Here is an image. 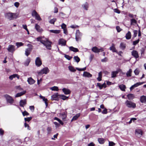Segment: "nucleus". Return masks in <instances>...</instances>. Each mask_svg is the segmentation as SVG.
<instances>
[{"instance_id": "f257e3e1", "label": "nucleus", "mask_w": 146, "mask_h": 146, "mask_svg": "<svg viewBox=\"0 0 146 146\" xmlns=\"http://www.w3.org/2000/svg\"><path fill=\"white\" fill-rule=\"evenodd\" d=\"M36 39L38 41H40L49 50L51 49V42L49 41L48 39L43 36L38 37Z\"/></svg>"}, {"instance_id": "f03ea898", "label": "nucleus", "mask_w": 146, "mask_h": 146, "mask_svg": "<svg viewBox=\"0 0 146 146\" xmlns=\"http://www.w3.org/2000/svg\"><path fill=\"white\" fill-rule=\"evenodd\" d=\"M5 18L9 21L14 20L18 17V14L17 13L8 12L6 13L5 15Z\"/></svg>"}, {"instance_id": "7ed1b4c3", "label": "nucleus", "mask_w": 146, "mask_h": 146, "mask_svg": "<svg viewBox=\"0 0 146 146\" xmlns=\"http://www.w3.org/2000/svg\"><path fill=\"white\" fill-rule=\"evenodd\" d=\"M125 104L126 106L129 108H134L136 106L135 103L128 100L125 101Z\"/></svg>"}, {"instance_id": "20e7f679", "label": "nucleus", "mask_w": 146, "mask_h": 146, "mask_svg": "<svg viewBox=\"0 0 146 146\" xmlns=\"http://www.w3.org/2000/svg\"><path fill=\"white\" fill-rule=\"evenodd\" d=\"M3 97L5 98L7 102L10 104H12L14 102V100L12 97L9 95L6 94L3 96Z\"/></svg>"}, {"instance_id": "39448f33", "label": "nucleus", "mask_w": 146, "mask_h": 146, "mask_svg": "<svg viewBox=\"0 0 146 146\" xmlns=\"http://www.w3.org/2000/svg\"><path fill=\"white\" fill-rule=\"evenodd\" d=\"M49 72L48 68L46 67L41 70L40 72H38V74L39 75H41L43 74H46Z\"/></svg>"}, {"instance_id": "423d86ee", "label": "nucleus", "mask_w": 146, "mask_h": 146, "mask_svg": "<svg viewBox=\"0 0 146 146\" xmlns=\"http://www.w3.org/2000/svg\"><path fill=\"white\" fill-rule=\"evenodd\" d=\"M27 46L29 48L26 49L25 53V55L27 56H28L30 54L33 49V46L31 44H29L27 45Z\"/></svg>"}, {"instance_id": "0eeeda50", "label": "nucleus", "mask_w": 146, "mask_h": 146, "mask_svg": "<svg viewBox=\"0 0 146 146\" xmlns=\"http://www.w3.org/2000/svg\"><path fill=\"white\" fill-rule=\"evenodd\" d=\"M32 15L33 16L35 17V19L38 20L40 21L41 19L40 18L39 15L36 12L35 10H33L32 13Z\"/></svg>"}, {"instance_id": "6e6552de", "label": "nucleus", "mask_w": 146, "mask_h": 146, "mask_svg": "<svg viewBox=\"0 0 146 146\" xmlns=\"http://www.w3.org/2000/svg\"><path fill=\"white\" fill-rule=\"evenodd\" d=\"M7 50L10 52L13 53L15 51V46L14 45H9L7 48Z\"/></svg>"}, {"instance_id": "1a4fd4ad", "label": "nucleus", "mask_w": 146, "mask_h": 146, "mask_svg": "<svg viewBox=\"0 0 146 146\" xmlns=\"http://www.w3.org/2000/svg\"><path fill=\"white\" fill-rule=\"evenodd\" d=\"M35 62L36 65L38 67L40 66L42 64L41 60L40 58L39 57L36 58L35 60Z\"/></svg>"}, {"instance_id": "9d476101", "label": "nucleus", "mask_w": 146, "mask_h": 146, "mask_svg": "<svg viewBox=\"0 0 146 146\" xmlns=\"http://www.w3.org/2000/svg\"><path fill=\"white\" fill-rule=\"evenodd\" d=\"M58 44L62 46H64L66 45V41L63 38H60L58 40Z\"/></svg>"}, {"instance_id": "9b49d317", "label": "nucleus", "mask_w": 146, "mask_h": 146, "mask_svg": "<svg viewBox=\"0 0 146 146\" xmlns=\"http://www.w3.org/2000/svg\"><path fill=\"white\" fill-rule=\"evenodd\" d=\"M144 83V82H137L136 84H134V85H132L131 87L130 88V90L131 91L133 89L135 88L136 87L138 86H139L141 85Z\"/></svg>"}, {"instance_id": "f8f14e48", "label": "nucleus", "mask_w": 146, "mask_h": 146, "mask_svg": "<svg viewBox=\"0 0 146 146\" xmlns=\"http://www.w3.org/2000/svg\"><path fill=\"white\" fill-rule=\"evenodd\" d=\"M142 131L140 129H137L135 130V134L138 137H140L142 134Z\"/></svg>"}, {"instance_id": "ddd939ff", "label": "nucleus", "mask_w": 146, "mask_h": 146, "mask_svg": "<svg viewBox=\"0 0 146 146\" xmlns=\"http://www.w3.org/2000/svg\"><path fill=\"white\" fill-rule=\"evenodd\" d=\"M35 28L36 30L39 32L41 33L43 31V29L40 27V26L37 24L35 25Z\"/></svg>"}, {"instance_id": "4468645a", "label": "nucleus", "mask_w": 146, "mask_h": 146, "mask_svg": "<svg viewBox=\"0 0 146 146\" xmlns=\"http://www.w3.org/2000/svg\"><path fill=\"white\" fill-rule=\"evenodd\" d=\"M60 117L62 120H64L67 117V114L65 112H63L59 114Z\"/></svg>"}, {"instance_id": "2eb2a0df", "label": "nucleus", "mask_w": 146, "mask_h": 146, "mask_svg": "<svg viewBox=\"0 0 146 146\" xmlns=\"http://www.w3.org/2000/svg\"><path fill=\"white\" fill-rule=\"evenodd\" d=\"M131 54L136 58H138L139 57L138 52L136 50H133L131 52Z\"/></svg>"}, {"instance_id": "dca6fc26", "label": "nucleus", "mask_w": 146, "mask_h": 146, "mask_svg": "<svg viewBox=\"0 0 146 146\" xmlns=\"http://www.w3.org/2000/svg\"><path fill=\"white\" fill-rule=\"evenodd\" d=\"M83 76L84 77L89 78L91 77L92 76V75L90 73L86 71H85L84 72L83 74Z\"/></svg>"}, {"instance_id": "f3484780", "label": "nucleus", "mask_w": 146, "mask_h": 146, "mask_svg": "<svg viewBox=\"0 0 146 146\" xmlns=\"http://www.w3.org/2000/svg\"><path fill=\"white\" fill-rule=\"evenodd\" d=\"M62 91L66 95L69 94L71 93V91L70 90L66 88H63L62 89Z\"/></svg>"}, {"instance_id": "a211bd4d", "label": "nucleus", "mask_w": 146, "mask_h": 146, "mask_svg": "<svg viewBox=\"0 0 146 146\" xmlns=\"http://www.w3.org/2000/svg\"><path fill=\"white\" fill-rule=\"evenodd\" d=\"M58 93H55L51 96V99L53 100H58Z\"/></svg>"}, {"instance_id": "6ab92c4d", "label": "nucleus", "mask_w": 146, "mask_h": 146, "mask_svg": "<svg viewBox=\"0 0 146 146\" xmlns=\"http://www.w3.org/2000/svg\"><path fill=\"white\" fill-rule=\"evenodd\" d=\"M15 77H17L18 79H19V76L17 74H13L10 76L9 77V78L11 80H12L13 78H14Z\"/></svg>"}, {"instance_id": "aec40b11", "label": "nucleus", "mask_w": 146, "mask_h": 146, "mask_svg": "<svg viewBox=\"0 0 146 146\" xmlns=\"http://www.w3.org/2000/svg\"><path fill=\"white\" fill-rule=\"evenodd\" d=\"M119 87L122 91H125L126 87L125 85L123 84L120 85L119 86Z\"/></svg>"}, {"instance_id": "412c9836", "label": "nucleus", "mask_w": 146, "mask_h": 146, "mask_svg": "<svg viewBox=\"0 0 146 146\" xmlns=\"http://www.w3.org/2000/svg\"><path fill=\"white\" fill-rule=\"evenodd\" d=\"M92 50L95 53H98L100 52V50L96 46L93 47L92 49Z\"/></svg>"}, {"instance_id": "4be33fe9", "label": "nucleus", "mask_w": 146, "mask_h": 146, "mask_svg": "<svg viewBox=\"0 0 146 146\" xmlns=\"http://www.w3.org/2000/svg\"><path fill=\"white\" fill-rule=\"evenodd\" d=\"M110 50H111L113 52H116L117 53V50L115 47V45L113 44H112L110 48Z\"/></svg>"}, {"instance_id": "5701e85b", "label": "nucleus", "mask_w": 146, "mask_h": 146, "mask_svg": "<svg viewBox=\"0 0 146 146\" xmlns=\"http://www.w3.org/2000/svg\"><path fill=\"white\" fill-rule=\"evenodd\" d=\"M97 85L98 86L100 89H102V88L104 87V88H105L106 87V84L105 83H104L102 84H101L100 83H98L97 84Z\"/></svg>"}, {"instance_id": "b1692460", "label": "nucleus", "mask_w": 146, "mask_h": 146, "mask_svg": "<svg viewBox=\"0 0 146 146\" xmlns=\"http://www.w3.org/2000/svg\"><path fill=\"white\" fill-rule=\"evenodd\" d=\"M128 99L129 100H132L134 98V96L133 94H129L127 96Z\"/></svg>"}, {"instance_id": "393cba45", "label": "nucleus", "mask_w": 146, "mask_h": 146, "mask_svg": "<svg viewBox=\"0 0 146 146\" xmlns=\"http://www.w3.org/2000/svg\"><path fill=\"white\" fill-rule=\"evenodd\" d=\"M27 81L29 84H33L35 82V81L31 78H28L27 80Z\"/></svg>"}, {"instance_id": "a878e982", "label": "nucleus", "mask_w": 146, "mask_h": 146, "mask_svg": "<svg viewBox=\"0 0 146 146\" xmlns=\"http://www.w3.org/2000/svg\"><path fill=\"white\" fill-rule=\"evenodd\" d=\"M26 104V101L25 100H22L20 101V105L21 107H23Z\"/></svg>"}, {"instance_id": "bb28decb", "label": "nucleus", "mask_w": 146, "mask_h": 146, "mask_svg": "<svg viewBox=\"0 0 146 146\" xmlns=\"http://www.w3.org/2000/svg\"><path fill=\"white\" fill-rule=\"evenodd\" d=\"M125 37L127 39H129L131 37V32L129 31L125 35Z\"/></svg>"}, {"instance_id": "cd10ccee", "label": "nucleus", "mask_w": 146, "mask_h": 146, "mask_svg": "<svg viewBox=\"0 0 146 146\" xmlns=\"http://www.w3.org/2000/svg\"><path fill=\"white\" fill-rule=\"evenodd\" d=\"M140 101L142 103H145L146 102V96H141L140 98Z\"/></svg>"}, {"instance_id": "c85d7f7f", "label": "nucleus", "mask_w": 146, "mask_h": 146, "mask_svg": "<svg viewBox=\"0 0 146 146\" xmlns=\"http://www.w3.org/2000/svg\"><path fill=\"white\" fill-rule=\"evenodd\" d=\"M26 92V91H25L23 92H21L19 93H17L15 95V97H20L23 95Z\"/></svg>"}, {"instance_id": "c756f323", "label": "nucleus", "mask_w": 146, "mask_h": 146, "mask_svg": "<svg viewBox=\"0 0 146 146\" xmlns=\"http://www.w3.org/2000/svg\"><path fill=\"white\" fill-rule=\"evenodd\" d=\"M69 49L72 51L74 52H77L78 51V48H74L72 46H70L69 47Z\"/></svg>"}, {"instance_id": "7c9ffc66", "label": "nucleus", "mask_w": 146, "mask_h": 146, "mask_svg": "<svg viewBox=\"0 0 146 146\" xmlns=\"http://www.w3.org/2000/svg\"><path fill=\"white\" fill-rule=\"evenodd\" d=\"M98 141L100 143L102 144L104 143L105 141V140L103 138H98Z\"/></svg>"}, {"instance_id": "2f4dec72", "label": "nucleus", "mask_w": 146, "mask_h": 146, "mask_svg": "<svg viewBox=\"0 0 146 146\" xmlns=\"http://www.w3.org/2000/svg\"><path fill=\"white\" fill-rule=\"evenodd\" d=\"M125 47L126 44L125 43L123 42H121L120 43L119 47L121 49L124 50L125 48Z\"/></svg>"}, {"instance_id": "473e14b6", "label": "nucleus", "mask_w": 146, "mask_h": 146, "mask_svg": "<svg viewBox=\"0 0 146 146\" xmlns=\"http://www.w3.org/2000/svg\"><path fill=\"white\" fill-rule=\"evenodd\" d=\"M102 73L101 72H99L98 73V77L97 78V79L99 81H100L102 80Z\"/></svg>"}, {"instance_id": "72a5a7b5", "label": "nucleus", "mask_w": 146, "mask_h": 146, "mask_svg": "<svg viewBox=\"0 0 146 146\" xmlns=\"http://www.w3.org/2000/svg\"><path fill=\"white\" fill-rule=\"evenodd\" d=\"M80 115V113L76 114L73 117L72 119L71 120V121H72L73 120H76L79 117Z\"/></svg>"}, {"instance_id": "f704fd0d", "label": "nucleus", "mask_w": 146, "mask_h": 146, "mask_svg": "<svg viewBox=\"0 0 146 146\" xmlns=\"http://www.w3.org/2000/svg\"><path fill=\"white\" fill-rule=\"evenodd\" d=\"M118 71H114L111 72V77L114 78L116 76L117 74L118 73Z\"/></svg>"}, {"instance_id": "c9c22d12", "label": "nucleus", "mask_w": 146, "mask_h": 146, "mask_svg": "<svg viewBox=\"0 0 146 146\" xmlns=\"http://www.w3.org/2000/svg\"><path fill=\"white\" fill-rule=\"evenodd\" d=\"M132 72V70L131 69H129V70L127 71V72L126 73V75L128 77L131 76V73Z\"/></svg>"}, {"instance_id": "e433bc0d", "label": "nucleus", "mask_w": 146, "mask_h": 146, "mask_svg": "<svg viewBox=\"0 0 146 146\" xmlns=\"http://www.w3.org/2000/svg\"><path fill=\"white\" fill-rule=\"evenodd\" d=\"M50 31L52 33H54L55 34H58L60 32V30H50Z\"/></svg>"}, {"instance_id": "4c0bfd02", "label": "nucleus", "mask_w": 146, "mask_h": 146, "mask_svg": "<svg viewBox=\"0 0 146 146\" xmlns=\"http://www.w3.org/2000/svg\"><path fill=\"white\" fill-rule=\"evenodd\" d=\"M130 21L131 25H134L135 24H136L137 23V21L134 19H131L130 20Z\"/></svg>"}, {"instance_id": "58836bf2", "label": "nucleus", "mask_w": 146, "mask_h": 146, "mask_svg": "<svg viewBox=\"0 0 146 146\" xmlns=\"http://www.w3.org/2000/svg\"><path fill=\"white\" fill-rule=\"evenodd\" d=\"M50 90L52 91H57L58 90V87L56 86H54L50 88Z\"/></svg>"}, {"instance_id": "ea45409f", "label": "nucleus", "mask_w": 146, "mask_h": 146, "mask_svg": "<svg viewBox=\"0 0 146 146\" xmlns=\"http://www.w3.org/2000/svg\"><path fill=\"white\" fill-rule=\"evenodd\" d=\"M82 7L84 9L87 10L88 7V3H85L82 5Z\"/></svg>"}, {"instance_id": "a19ab883", "label": "nucleus", "mask_w": 146, "mask_h": 146, "mask_svg": "<svg viewBox=\"0 0 146 146\" xmlns=\"http://www.w3.org/2000/svg\"><path fill=\"white\" fill-rule=\"evenodd\" d=\"M23 44H24L21 42H17L16 43V45L17 48L23 46Z\"/></svg>"}, {"instance_id": "79ce46f5", "label": "nucleus", "mask_w": 146, "mask_h": 146, "mask_svg": "<svg viewBox=\"0 0 146 146\" xmlns=\"http://www.w3.org/2000/svg\"><path fill=\"white\" fill-rule=\"evenodd\" d=\"M60 97L63 100H65L68 98V97H67L63 95H60Z\"/></svg>"}, {"instance_id": "37998d69", "label": "nucleus", "mask_w": 146, "mask_h": 146, "mask_svg": "<svg viewBox=\"0 0 146 146\" xmlns=\"http://www.w3.org/2000/svg\"><path fill=\"white\" fill-rule=\"evenodd\" d=\"M68 68L70 71L72 72H75L76 71V70L72 66H69L68 67Z\"/></svg>"}, {"instance_id": "c03bdc74", "label": "nucleus", "mask_w": 146, "mask_h": 146, "mask_svg": "<svg viewBox=\"0 0 146 146\" xmlns=\"http://www.w3.org/2000/svg\"><path fill=\"white\" fill-rule=\"evenodd\" d=\"M74 60L77 63L80 60V58L77 56H74Z\"/></svg>"}, {"instance_id": "a18cd8bd", "label": "nucleus", "mask_w": 146, "mask_h": 146, "mask_svg": "<svg viewBox=\"0 0 146 146\" xmlns=\"http://www.w3.org/2000/svg\"><path fill=\"white\" fill-rule=\"evenodd\" d=\"M56 19L55 18H54L51 19L49 21V23L51 24H54V22L56 21Z\"/></svg>"}, {"instance_id": "49530a36", "label": "nucleus", "mask_w": 146, "mask_h": 146, "mask_svg": "<svg viewBox=\"0 0 146 146\" xmlns=\"http://www.w3.org/2000/svg\"><path fill=\"white\" fill-rule=\"evenodd\" d=\"M47 131L48 134H50L51 133L52 128L50 127H48L47 128Z\"/></svg>"}, {"instance_id": "de8ad7c7", "label": "nucleus", "mask_w": 146, "mask_h": 146, "mask_svg": "<svg viewBox=\"0 0 146 146\" xmlns=\"http://www.w3.org/2000/svg\"><path fill=\"white\" fill-rule=\"evenodd\" d=\"M32 117H28L27 118H25L24 119L25 121L29 122L32 119Z\"/></svg>"}, {"instance_id": "09e8293b", "label": "nucleus", "mask_w": 146, "mask_h": 146, "mask_svg": "<svg viewBox=\"0 0 146 146\" xmlns=\"http://www.w3.org/2000/svg\"><path fill=\"white\" fill-rule=\"evenodd\" d=\"M109 145V146H114L115 145V143L112 141H108Z\"/></svg>"}, {"instance_id": "8fccbe9b", "label": "nucleus", "mask_w": 146, "mask_h": 146, "mask_svg": "<svg viewBox=\"0 0 146 146\" xmlns=\"http://www.w3.org/2000/svg\"><path fill=\"white\" fill-rule=\"evenodd\" d=\"M24 126L25 127L27 128V129L29 130H30L31 129V127L29 126V124H27L26 122L24 123Z\"/></svg>"}, {"instance_id": "3c124183", "label": "nucleus", "mask_w": 146, "mask_h": 146, "mask_svg": "<svg viewBox=\"0 0 146 146\" xmlns=\"http://www.w3.org/2000/svg\"><path fill=\"white\" fill-rule=\"evenodd\" d=\"M64 57L68 60H70L72 58V57H70L69 55L65 54Z\"/></svg>"}, {"instance_id": "603ef678", "label": "nucleus", "mask_w": 146, "mask_h": 146, "mask_svg": "<svg viewBox=\"0 0 146 146\" xmlns=\"http://www.w3.org/2000/svg\"><path fill=\"white\" fill-rule=\"evenodd\" d=\"M134 35L133 37L135 38V37L137 34L138 32L137 30H134L133 31Z\"/></svg>"}, {"instance_id": "864d4df0", "label": "nucleus", "mask_w": 146, "mask_h": 146, "mask_svg": "<svg viewBox=\"0 0 146 146\" xmlns=\"http://www.w3.org/2000/svg\"><path fill=\"white\" fill-rule=\"evenodd\" d=\"M22 114L24 116L25 115H29V113L26 111L22 112Z\"/></svg>"}, {"instance_id": "5fc2aeb1", "label": "nucleus", "mask_w": 146, "mask_h": 146, "mask_svg": "<svg viewBox=\"0 0 146 146\" xmlns=\"http://www.w3.org/2000/svg\"><path fill=\"white\" fill-rule=\"evenodd\" d=\"M139 39H138L137 40H136L135 41H134L133 42V44L134 45H136L138 43H139Z\"/></svg>"}, {"instance_id": "6e6d98bb", "label": "nucleus", "mask_w": 146, "mask_h": 146, "mask_svg": "<svg viewBox=\"0 0 146 146\" xmlns=\"http://www.w3.org/2000/svg\"><path fill=\"white\" fill-rule=\"evenodd\" d=\"M139 70L137 69H136L134 71V73L136 75H138L139 73Z\"/></svg>"}, {"instance_id": "4d7b16f0", "label": "nucleus", "mask_w": 146, "mask_h": 146, "mask_svg": "<svg viewBox=\"0 0 146 146\" xmlns=\"http://www.w3.org/2000/svg\"><path fill=\"white\" fill-rule=\"evenodd\" d=\"M61 28L63 29H66V25L64 23H63L61 25Z\"/></svg>"}, {"instance_id": "13d9d810", "label": "nucleus", "mask_w": 146, "mask_h": 146, "mask_svg": "<svg viewBox=\"0 0 146 146\" xmlns=\"http://www.w3.org/2000/svg\"><path fill=\"white\" fill-rule=\"evenodd\" d=\"M30 62V60L29 59H28L26 62L25 63V64L26 66H27L28 65L29 63Z\"/></svg>"}, {"instance_id": "bf43d9fd", "label": "nucleus", "mask_w": 146, "mask_h": 146, "mask_svg": "<svg viewBox=\"0 0 146 146\" xmlns=\"http://www.w3.org/2000/svg\"><path fill=\"white\" fill-rule=\"evenodd\" d=\"M116 29L118 32H119L121 30V29L119 26H117L116 27Z\"/></svg>"}, {"instance_id": "052dcab7", "label": "nucleus", "mask_w": 146, "mask_h": 146, "mask_svg": "<svg viewBox=\"0 0 146 146\" xmlns=\"http://www.w3.org/2000/svg\"><path fill=\"white\" fill-rule=\"evenodd\" d=\"M108 58L106 57H105L101 60V62H106L108 61Z\"/></svg>"}, {"instance_id": "680f3d73", "label": "nucleus", "mask_w": 146, "mask_h": 146, "mask_svg": "<svg viewBox=\"0 0 146 146\" xmlns=\"http://www.w3.org/2000/svg\"><path fill=\"white\" fill-rule=\"evenodd\" d=\"M43 101H44L45 102V103L46 104V106H48V104L47 102L48 100L46 98H44V97L43 98Z\"/></svg>"}, {"instance_id": "e2e57ef3", "label": "nucleus", "mask_w": 146, "mask_h": 146, "mask_svg": "<svg viewBox=\"0 0 146 146\" xmlns=\"http://www.w3.org/2000/svg\"><path fill=\"white\" fill-rule=\"evenodd\" d=\"M29 108L30 110L33 112L34 110V107L33 106H30L29 107Z\"/></svg>"}, {"instance_id": "0e129e2a", "label": "nucleus", "mask_w": 146, "mask_h": 146, "mask_svg": "<svg viewBox=\"0 0 146 146\" xmlns=\"http://www.w3.org/2000/svg\"><path fill=\"white\" fill-rule=\"evenodd\" d=\"M114 12L115 13H120V11L119 10L117 9H114Z\"/></svg>"}, {"instance_id": "69168bd1", "label": "nucleus", "mask_w": 146, "mask_h": 146, "mask_svg": "<svg viewBox=\"0 0 146 146\" xmlns=\"http://www.w3.org/2000/svg\"><path fill=\"white\" fill-rule=\"evenodd\" d=\"M19 5V3L18 2H15L14 3V5L16 7H18Z\"/></svg>"}, {"instance_id": "338daca9", "label": "nucleus", "mask_w": 146, "mask_h": 146, "mask_svg": "<svg viewBox=\"0 0 146 146\" xmlns=\"http://www.w3.org/2000/svg\"><path fill=\"white\" fill-rule=\"evenodd\" d=\"M129 17L131 18H133L136 17V15H133L130 14L129 15Z\"/></svg>"}, {"instance_id": "774afa93", "label": "nucleus", "mask_w": 146, "mask_h": 146, "mask_svg": "<svg viewBox=\"0 0 146 146\" xmlns=\"http://www.w3.org/2000/svg\"><path fill=\"white\" fill-rule=\"evenodd\" d=\"M54 123L56 127L60 126V124L56 122H54Z\"/></svg>"}]
</instances>
